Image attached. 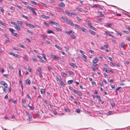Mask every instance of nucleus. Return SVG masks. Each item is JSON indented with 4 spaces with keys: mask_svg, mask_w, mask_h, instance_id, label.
<instances>
[{
    "mask_svg": "<svg viewBox=\"0 0 130 130\" xmlns=\"http://www.w3.org/2000/svg\"><path fill=\"white\" fill-rule=\"evenodd\" d=\"M71 37L72 39H74L76 38V37L74 35H71Z\"/></svg>",
    "mask_w": 130,
    "mask_h": 130,
    "instance_id": "43",
    "label": "nucleus"
},
{
    "mask_svg": "<svg viewBox=\"0 0 130 130\" xmlns=\"http://www.w3.org/2000/svg\"><path fill=\"white\" fill-rule=\"evenodd\" d=\"M17 23L19 26H22V25L23 24V23L20 21H19L17 22Z\"/></svg>",
    "mask_w": 130,
    "mask_h": 130,
    "instance_id": "17",
    "label": "nucleus"
},
{
    "mask_svg": "<svg viewBox=\"0 0 130 130\" xmlns=\"http://www.w3.org/2000/svg\"><path fill=\"white\" fill-rule=\"evenodd\" d=\"M15 28L16 29L19 31H20L21 30V29L19 25V26L18 25L16 26H15Z\"/></svg>",
    "mask_w": 130,
    "mask_h": 130,
    "instance_id": "10",
    "label": "nucleus"
},
{
    "mask_svg": "<svg viewBox=\"0 0 130 130\" xmlns=\"http://www.w3.org/2000/svg\"><path fill=\"white\" fill-rule=\"evenodd\" d=\"M79 96H81L82 95V94L81 92L79 91H78V93L77 94Z\"/></svg>",
    "mask_w": 130,
    "mask_h": 130,
    "instance_id": "56",
    "label": "nucleus"
},
{
    "mask_svg": "<svg viewBox=\"0 0 130 130\" xmlns=\"http://www.w3.org/2000/svg\"><path fill=\"white\" fill-rule=\"evenodd\" d=\"M41 17L43 19H45L46 16L44 15H42Z\"/></svg>",
    "mask_w": 130,
    "mask_h": 130,
    "instance_id": "58",
    "label": "nucleus"
},
{
    "mask_svg": "<svg viewBox=\"0 0 130 130\" xmlns=\"http://www.w3.org/2000/svg\"><path fill=\"white\" fill-rule=\"evenodd\" d=\"M110 63L112 64V65L114 66H117L118 67H120V65L119 64H116L115 63H113L111 62H110Z\"/></svg>",
    "mask_w": 130,
    "mask_h": 130,
    "instance_id": "13",
    "label": "nucleus"
},
{
    "mask_svg": "<svg viewBox=\"0 0 130 130\" xmlns=\"http://www.w3.org/2000/svg\"><path fill=\"white\" fill-rule=\"evenodd\" d=\"M9 30L11 32L12 35L14 36H15L16 37H18L19 36V35L16 33H14L13 31H15V30L12 28H10L9 29Z\"/></svg>",
    "mask_w": 130,
    "mask_h": 130,
    "instance_id": "1",
    "label": "nucleus"
},
{
    "mask_svg": "<svg viewBox=\"0 0 130 130\" xmlns=\"http://www.w3.org/2000/svg\"><path fill=\"white\" fill-rule=\"evenodd\" d=\"M93 61L94 63H96L98 61V60L97 58H95L93 60Z\"/></svg>",
    "mask_w": 130,
    "mask_h": 130,
    "instance_id": "20",
    "label": "nucleus"
},
{
    "mask_svg": "<svg viewBox=\"0 0 130 130\" xmlns=\"http://www.w3.org/2000/svg\"><path fill=\"white\" fill-rule=\"evenodd\" d=\"M115 31L116 33V34L118 35H119L120 36H121L122 35L121 34L119 33L117 31L115 30Z\"/></svg>",
    "mask_w": 130,
    "mask_h": 130,
    "instance_id": "38",
    "label": "nucleus"
},
{
    "mask_svg": "<svg viewBox=\"0 0 130 130\" xmlns=\"http://www.w3.org/2000/svg\"><path fill=\"white\" fill-rule=\"evenodd\" d=\"M0 84L2 85H3L6 88H7L8 86V84L5 82L3 81H0Z\"/></svg>",
    "mask_w": 130,
    "mask_h": 130,
    "instance_id": "4",
    "label": "nucleus"
},
{
    "mask_svg": "<svg viewBox=\"0 0 130 130\" xmlns=\"http://www.w3.org/2000/svg\"><path fill=\"white\" fill-rule=\"evenodd\" d=\"M22 3L25 5H27L28 4V3L24 1L22 2Z\"/></svg>",
    "mask_w": 130,
    "mask_h": 130,
    "instance_id": "48",
    "label": "nucleus"
},
{
    "mask_svg": "<svg viewBox=\"0 0 130 130\" xmlns=\"http://www.w3.org/2000/svg\"><path fill=\"white\" fill-rule=\"evenodd\" d=\"M104 70H105V72L106 73H108V70H107V69L106 68H104Z\"/></svg>",
    "mask_w": 130,
    "mask_h": 130,
    "instance_id": "61",
    "label": "nucleus"
},
{
    "mask_svg": "<svg viewBox=\"0 0 130 130\" xmlns=\"http://www.w3.org/2000/svg\"><path fill=\"white\" fill-rule=\"evenodd\" d=\"M69 74L71 75H72L73 74V72L72 71H69Z\"/></svg>",
    "mask_w": 130,
    "mask_h": 130,
    "instance_id": "60",
    "label": "nucleus"
},
{
    "mask_svg": "<svg viewBox=\"0 0 130 130\" xmlns=\"http://www.w3.org/2000/svg\"><path fill=\"white\" fill-rule=\"evenodd\" d=\"M47 68H48V70L49 71H51L52 69V68L50 66L48 67H47Z\"/></svg>",
    "mask_w": 130,
    "mask_h": 130,
    "instance_id": "52",
    "label": "nucleus"
},
{
    "mask_svg": "<svg viewBox=\"0 0 130 130\" xmlns=\"http://www.w3.org/2000/svg\"><path fill=\"white\" fill-rule=\"evenodd\" d=\"M19 45L20 46V47H21L22 48L24 49H25L26 47L25 46L23 45H22L21 44H19Z\"/></svg>",
    "mask_w": 130,
    "mask_h": 130,
    "instance_id": "28",
    "label": "nucleus"
},
{
    "mask_svg": "<svg viewBox=\"0 0 130 130\" xmlns=\"http://www.w3.org/2000/svg\"><path fill=\"white\" fill-rule=\"evenodd\" d=\"M125 45V44L124 43H122L121 44V47L122 48H123Z\"/></svg>",
    "mask_w": 130,
    "mask_h": 130,
    "instance_id": "35",
    "label": "nucleus"
},
{
    "mask_svg": "<svg viewBox=\"0 0 130 130\" xmlns=\"http://www.w3.org/2000/svg\"><path fill=\"white\" fill-rule=\"evenodd\" d=\"M91 23H90V28L94 30H95L96 29L94 27L92 26L91 25Z\"/></svg>",
    "mask_w": 130,
    "mask_h": 130,
    "instance_id": "15",
    "label": "nucleus"
},
{
    "mask_svg": "<svg viewBox=\"0 0 130 130\" xmlns=\"http://www.w3.org/2000/svg\"><path fill=\"white\" fill-rule=\"evenodd\" d=\"M61 18L65 22H67V21L68 20L65 17L62 16L61 17Z\"/></svg>",
    "mask_w": 130,
    "mask_h": 130,
    "instance_id": "19",
    "label": "nucleus"
},
{
    "mask_svg": "<svg viewBox=\"0 0 130 130\" xmlns=\"http://www.w3.org/2000/svg\"><path fill=\"white\" fill-rule=\"evenodd\" d=\"M27 31L28 33H29V34H30L31 35H33V32H32L31 31H30L29 30H27Z\"/></svg>",
    "mask_w": 130,
    "mask_h": 130,
    "instance_id": "31",
    "label": "nucleus"
},
{
    "mask_svg": "<svg viewBox=\"0 0 130 130\" xmlns=\"http://www.w3.org/2000/svg\"><path fill=\"white\" fill-rule=\"evenodd\" d=\"M8 66H9V69L10 70H12L13 69V68L12 67L11 65H9Z\"/></svg>",
    "mask_w": 130,
    "mask_h": 130,
    "instance_id": "49",
    "label": "nucleus"
},
{
    "mask_svg": "<svg viewBox=\"0 0 130 130\" xmlns=\"http://www.w3.org/2000/svg\"><path fill=\"white\" fill-rule=\"evenodd\" d=\"M47 33L48 34L54 33V32L53 31L51 30H48L47 31Z\"/></svg>",
    "mask_w": 130,
    "mask_h": 130,
    "instance_id": "34",
    "label": "nucleus"
},
{
    "mask_svg": "<svg viewBox=\"0 0 130 130\" xmlns=\"http://www.w3.org/2000/svg\"><path fill=\"white\" fill-rule=\"evenodd\" d=\"M55 46L59 50H61V49L62 48L59 46H58L56 44Z\"/></svg>",
    "mask_w": 130,
    "mask_h": 130,
    "instance_id": "30",
    "label": "nucleus"
},
{
    "mask_svg": "<svg viewBox=\"0 0 130 130\" xmlns=\"http://www.w3.org/2000/svg\"><path fill=\"white\" fill-rule=\"evenodd\" d=\"M19 75L20 77H22V76L21 74V71L20 69L19 70Z\"/></svg>",
    "mask_w": 130,
    "mask_h": 130,
    "instance_id": "51",
    "label": "nucleus"
},
{
    "mask_svg": "<svg viewBox=\"0 0 130 130\" xmlns=\"http://www.w3.org/2000/svg\"><path fill=\"white\" fill-rule=\"evenodd\" d=\"M31 3L32 4L34 5H37L38 4V3H37L35 2L34 1H31Z\"/></svg>",
    "mask_w": 130,
    "mask_h": 130,
    "instance_id": "23",
    "label": "nucleus"
},
{
    "mask_svg": "<svg viewBox=\"0 0 130 130\" xmlns=\"http://www.w3.org/2000/svg\"><path fill=\"white\" fill-rule=\"evenodd\" d=\"M65 111L67 112H69L70 111V110L69 109H65Z\"/></svg>",
    "mask_w": 130,
    "mask_h": 130,
    "instance_id": "54",
    "label": "nucleus"
},
{
    "mask_svg": "<svg viewBox=\"0 0 130 130\" xmlns=\"http://www.w3.org/2000/svg\"><path fill=\"white\" fill-rule=\"evenodd\" d=\"M90 33L94 35L96 34V33L95 32L91 30H90Z\"/></svg>",
    "mask_w": 130,
    "mask_h": 130,
    "instance_id": "25",
    "label": "nucleus"
},
{
    "mask_svg": "<svg viewBox=\"0 0 130 130\" xmlns=\"http://www.w3.org/2000/svg\"><path fill=\"white\" fill-rule=\"evenodd\" d=\"M74 25L75 27L77 28H80V26L77 24H74Z\"/></svg>",
    "mask_w": 130,
    "mask_h": 130,
    "instance_id": "40",
    "label": "nucleus"
},
{
    "mask_svg": "<svg viewBox=\"0 0 130 130\" xmlns=\"http://www.w3.org/2000/svg\"><path fill=\"white\" fill-rule=\"evenodd\" d=\"M120 88H121V87H119L118 88H117L115 90V92H116V93L119 90V89H120Z\"/></svg>",
    "mask_w": 130,
    "mask_h": 130,
    "instance_id": "39",
    "label": "nucleus"
},
{
    "mask_svg": "<svg viewBox=\"0 0 130 130\" xmlns=\"http://www.w3.org/2000/svg\"><path fill=\"white\" fill-rule=\"evenodd\" d=\"M60 85L62 87H64L65 85V84L64 83V82H61L60 83Z\"/></svg>",
    "mask_w": 130,
    "mask_h": 130,
    "instance_id": "18",
    "label": "nucleus"
},
{
    "mask_svg": "<svg viewBox=\"0 0 130 130\" xmlns=\"http://www.w3.org/2000/svg\"><path fill=\"white\" fill-rule=\"evenodd\" d=\"M68 24L71 25V26H74V24L71 21L69 20H68L66 22Z\"/></svg>",
    "mask_w": 130,
    "mask_h": 130,
    "instance_id": "9",
    "label": "nucleus"
},
{
    "mask_svg": "<svg viewBox=\"0 0 130 130\" xmlns=\"http://www.w3.org/2000/svg\"><path fill=\"white\" fill-rule=\"evenodd\" d=\"M3 76L4 77H6L7 78H8L9 77V75L7 74H4Z\"/></svg>",
    "mask_w": 130,
    "mask_h": 130,
    "instance_id": "46",
    "label": "nucleus"
},
{
    "mask_svg": "<svg viewBox=\"0 0 130 130\" xmlns=\"http://www.w3.org/2000/svg\"><path fill=\"white\" fill-rule=\"evenodd\" d=\"M35 9H34L32 11L33 14H35V15H36L37 14V13L35 11Z\"/></svg>",
    "mask_w": 130,
    "mask_h": 130,
    "instance_id": "44",
    "label": "nucleus"
},
{
    "mask_svg": "<svg viewBox=\"0 0 130 130\" xmlns=\"http://www.w3.org/2000/svg\"><path fill=\"white\" fill-rule=\"evenodd\" d=\"M73 82V80H69L68 81V84H70L72 83Z\"/></svg>",
    "mask_w": 130,
    "mask_h": 130,
    "instance_id": "29",
    "label": "nucleus"
},
{
    "mask_svg": "<svg viewBox=\"0 0 130 130\" xmlns=\"http://www.w3.org/2000/svg\"><path fill=\"white\" fill-rule=\"evenodd\" d=\"M22 16L23 18H24L26 19H28V17L24 15H22Z\"/></svg>",
    "mask_w": 130,
    "mask_h": 130,
    "instance_id": "45",
    "label": "nucleus"
},
{
    "mask_svg": "<svg viewBox=\"0 0 130 130\" xmlns=\"http://www.w3.org/2000/svg\"><path fill=\"white\" fill-rule=\"evenodd\" d=\"M83 57L84 58V59H85L84 60L85 61H86V62L87 61V60L86 59L87 58V57L85 55H83Z\"/></svg>",
    "mask_w": 130,
    "mask_h": 130,
    "instance_id": "22",
    "label": "nucleus"
},
{
    "mask_svg": "<svg viewBox=\"0 0 130 130\" xmlns=\"http://www.w3.org/2000/svg\"><path fill=\"white\" fill-rule=\"evenodd\" d=\"M112 25V24L110 23H106L105 26H108V27H110Z\"/></svg>",
    "mask_w": 130,
    "mask_h": 130,
    "instance_id": "24",
    "label": "nucleus"
},
{
    "mask_svg": "<svg viewBox=\"0 0 130 130\" xmlns=\"http://www.w3.org/2000/svg\"><path fill=\"white\" fill-rule=\"evenodd\" d=\"M71 30H70L69 31H65V33H66L68 35H70V34H71Z\"/></svg>",
    "mask_w": 130,
    "mask_h": 130,
    "instance_id": "36",
    "label": "nucleus"
},
{
    "mask_svg": "<svg viewBox=\"0 0 130 130\" xmlns=\"http://www.w3.org/2000/svg\"><path fill=\"white\" fill-rule=\"evenodd\" d=\"M98 14L100 17H103L104 16V14L102 13L101 12H99Z\"/></svg>",
    "mask_w": 130,
    "mask_h": 130,
    "instance_id": "33",
    "label": "nucleus"
},
{
    "mask_svg": "<svg viewBox=\"0 0 130 130\" xmlns=\"http://www.w3.org/2000/svg\"><path fill=\"white\" fill-rule=\"evenodd\" d=\"M41 93L42 94H44L45 93V90L43 89H40Z\"/></svg>",
    "mask_w": 130,
    "mask_h": 130,
    "instance_id": "21",
    "label": "nucleus"
},
{
    "mask_svg": "<svg viewBox=\"0 0 130 130\" xmlns=\"http://www.w3.org/2000/svg\"><path fill=\"white\" fill-rule=\"evenodd\" d=\"M103 19L102 18H98L97 19V20L98 21H99L100 22H102L103 21Z\"/></svg>",
    "mask_w": 130,
    "mask_h": 130,
    "instance_id": "32",
    "label": "nucleus"
},
{
    "mask_svg": "<svg viewBox=\"0 0 130 130\" xmlns=\"http://www.w3.org/2000/svg\"><path fill=\"white\" fill-rule=\"evenodd\" d=\"M73 15L75 16H76L77 15V14L75 12H72L71 13V15Z\"/></svg>",
    "mask_w": 130,
    "mask_h": 130,
    "instance_id": "53",
    "label": "nucleus"
},
{
    "mask_svg": "<svg viewBox=\"0 0 130 130\" xmlns=\"http://www.w3.org/2000/svg\"><path fill=\"white\" fill-rule=\"evenodd\" d=\"M73 91L74 93L76 94H77V93H78V91H77L75 89L74 90H73Z\"/></svg>",
    "mask_w": 130,
    "mask_h": 130,
    "instance_id": "55",
    "label": "nucleus"
},
{
    "mask_svg": "<svg viewBox=\"0 0 130 130\" xmlns=\"http://www.w3.org/2000/svg\"><path fill=\"white\" fill-rule=\"evenodd\" d=\"M37 70L39 72V77L41 78L43 76L42 75V72H41L42 70L40 68V67H38Z\"/></svg>",
    "mask_w": 130,
    "mask_h": 130,
    "instance_id": "2",
    "label": "nucleus"
},
{
    "mask_svg": "<svg viewBox=\"0 0 130 130\" xmlns=\"http://www.w3.org/2000/svg\"><path fill=\"white\" fill-rule=\"evenodd\" d=\"M53 113L54 115H57V112L56 111H54Z\"/></svg>",
    "mask_w": 130,
    "mask_h": 130,
    "instance_id": "62",
    "label": "nucleus"
},
{
    "mask_svg": "<svg viewBox=\"0 0 130 130\" xmlns=\"http://www.w3.org/2000/svg\"><path fill=\"white\" fill-rule=\"evenodd\" d=\"M49 23L52 25H53V24L57 26L59 25V24H58L56 22H54V21H50V22H49Z\"/></svg>",
    "mask_w": 130,
    "mask_h": 130,
    "instance_id": "7",
    "label": "nucleus"
},
{
    "mask_svg": "<svg viewBox=\"0 0 130 130\" xmlns=\"http://www.w3.org/2000/svg\"><path fill=\"white\" fill-rule=\"evenodd\" d=\"M51 56L54 59L58 60L60 59L61 58V57H59L58 56H56L53 54L52 55H51Z\"/></svg>",
    "mask_w": 130,
    "mask_h": 130,
    "instance_id": "3",
    "label": "nucleus"
},
{
    "mask_svg": "<svg viewBox=\"0 0 130 130\" xmlns=\"http://www.w3.org/2000/svg\"><path fill=\"white\" fill-rule=\"evenodd\" d=\"M103 74L105 77H108V75L106 73H104Z\"/></svg>",
    "mask_w": 130,
    "mask_h": 130,
    "instance_id": "57",
    "label": "nucleus"
},
{
    "mask_svg": "<svg viewBox=\"0 0 130 130\" xmlns=\"http://www.w3.org/2000/svg\"><path fill=\"white\" fill-rule=\"evenodd\" d=\"M28 70L30 72H32V69L30 67H29L28 68Z\"/></svg>",
    "mask_w": 130,
    "mask_h": 130,
    "instance_id": "50",
    "label": "nucleus"
},
{
    "mask_svg": "<svg viewBox=\"0 0 130 130\" xmlns=\"http://www.w3.org/2000/svg\"><path fill=\"white\" fill-rule=\"evenodd\" d=\"M76 111L77 113H79L80 112V110L79 109H77Z\"/></svg>",
    "mask_w": 130,
    "mask_h": 130,
    "instance_id": "64",
    "label": "nucleus"
},
{
    "mask_svg": "<svg viewBox=\"0 0 130 130\" xmlns=\"http://www.w3.org/2000/svg\"><path fill=\"white\" fill-rule=\"evenodd\" d=\"M65 6V4L63 2L61 3L59 5V6L61 7H64Z\"/></svg>",
    "mask_w": 130,
    "mask_h": 130,
    "instance_id": "11",
    "label": "nucleus"
},
{
    "mask_svg": "<svg viewBox=\"0 0 130 130\" xmlns=\"http://www.w3.org/2000/svg\"><path fill=\"white\" fill-rule=\"evenodd\" d=\"M56 80L58 82H60V80L59 78L58 77H56Z\"/></svg>",
    "mask_w": 130,
    "mask_h": 130,
    "instance_id": "59",
    "label": "nucleus"
},
{
    "mask_svg": "<svg viewBox=\"0 0 130 130\" xmlns=\"http://www.w3.org/2000/svg\"><path fill=\"white\" fill-rule=\"evenodd\" d=\"M31 82L29 79H27L26 80V83L27 85H29L30 84Z\"/></svg>",
    "mask_w": 130,
    "mask_h": 130,
    "instance_id": "12",
    "label": "nucleus"
},
{
    "mask_svg": "<svg viewBox=\"0 0 130 130\" xmlns=\"http://www.w3.org/2000/svg\"><path fill=\"white\" fill-rule=\"evenodd\" d=\"M26 25L29 27L30 28H31V27L33 28H35V27L34 25H33L31 24H30L28 23H26Z\"/></svg>",
    "mask_w": 130,
    "mask_h": 130,
    "instance_id": "8",
    "label": "nucleus"
},
{
    "mask_svg": "<svg viewBox=\"0 0 130 130\" xmlns=\"http://www.w3.org/2000/svg\"><path fill=\"white\" fill-rule=\"evenodd\" d=\"M22 103H23L25 104V103L26 102V101L25 99H23L22 100Z\"/></svg>",
    "mask_w": 130,
    "mask_h": 130,
    "instance_id": "63",
    "label": "nucleus"
},
{
    "mask_svg": "<svg viewBox=\"0 0 130 130\" xmlns=\"http://www.w3.org/2000/svg\"><path fill=\"white\" fill-rule=\"evenodd\" d=\"M107 35H109V36H110L113 38H115V36L114 35H112L108 33H107Z\"/></svg>",
    "mask_w": 130,
    "mask_h": 130,
    "instance_id": "27",
    "label": "nucleus"
},
{
    "mask_svg": "<svg viewBox=\"0 0 130 130\" xmlns=\"http://www.w3.org/2000/svg\"><path fill=\"white\" fill-rule=\"evenodd\" d=\"M82 30L83 31L85 32H87V29L85 28H83L82 29Z\"/></svg>",
    "mask_w": 130,
    "mask_h": 130,
    "instance_id": "42",
    "label": "nucleus"
},
{
    "mask_svg": "<svg viewBox=\"0 0 130 130\" xmlns=\"http://www.w3.org/2000/svg\"><path fill=\"white\" fill-rule=\"evenodd\" d=\"M42 36L44 39H45L47 37L44 34L42 35Z\"/></svg>",
    "mask_w": 130,
    "mask_h": 130,
    "instance_id": "41",
    "label": "nucleus"
},
{
    "mask_svg": "<svg viewBox=\"0 0 130 130\" xmlns=\"http://www.w3.org/2000/svg\"><path fill=\"white\" fill-rule=\"evenodd\" d=\"M69 64L72 67L74 68H77V66L75 64L73 63H69Z\"/></svg>",
    "mask_w": 130,
    "mask_h": 130,
    "instance_id": "6",
    "label": "nucleus"
},
{
    "mask_svg": "<svg viewBox=\"0 0 130 130\" xmlns=\"http://www.w3.org/2000/svg\"><path fill=\"white\" fill-rule=\"evenodd\" d=\"M9 54L10 55H12L13 56H14V57L16 58H19L20 56V55H19L15 54L14 53L12 52L10 53H9Z\"/></svg>",
    "mask_w": 130,
    "mask_h": 130,
    "instance_id": "5",
    "label": "nucleus"
},
{
    "mask_svg": "<svg viewBox=\"0 0 130 130\" xmlns=\"http://www.w3.org/2000/svg\"><path fill=\"white\" fill-rule=\"evenodd\" d=\"M2 87L3 88V90L5 92V93H7V90H6L5 88H4L2 86H0V88Z\"/></svg>",
    "mask_w": 130,
    "mask_h": 130,
    "instance_id": "26",
    "label": "nucleus"
},
{
    "mask_svg": "<svg viewBox=\"0 0 130 130\" xmlns=\"http://www.w3.org/2000/svg\"><path fill=\"white\" fill-rule=\"evenodd\" d=\"M28 106L30 108V109L31 110H33L34 109V107L33 106H30L29 105H28Z\"/></svg>",
    "mask_w": 130,
    "mask_h": 130,
    "instance_id": "37",
    "label": "nucleus"
},
{
    "mask_svg": "<svg viewBox=\"0 0 130 130\" xmlns=\"http://www.w3.org/2000/svg\"><path fill=\"white\" fill-rule=\"evenodd\" d=\"M23 58L24 59L26 60L27 61H28V58L26 55H24Z\"/></svg>",
    "mask_w": 130,
    "mask_h": 130,
    "instance_id": "14",
    "label": "nucleus"
},
{
    "mask_svg": "<svg viewBox=\"0 0 130 130\" xmlns=\"http://www.w3.org/2000/svg\"><path fill=\"white\" fill-rule=\"evenodd\" d=\"M27 8L29 9L30 10H32L34 9V8H33L32 7H30L29 6H28L27 7Z\"/></svg>",
    "mask_w": 130,
    "mask_h": 130,
    "instance_id": "47",
    "label": "nucleus"
},
{
    "mask_svg": "<svg viewBox=\"0 0 130 130\" xmlns=\"http://www.w3.org/2000/svg\"><path fill=\"white\" fill-rule=\"evenodd\" d=\"M66 14L69 16L71 17V13L69 12H68L67 11H65Z\"/></svg>",
    "mask_w": 130,
    "mask_h": 130,
    "instance_id": "16",
    "label": "nucleus"
}]
</instances>
